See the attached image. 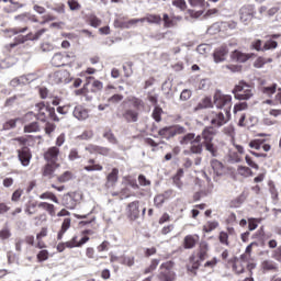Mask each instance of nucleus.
<instances>
[{
	"mask_svg": "<svg viewBox=\"0 0 281 281\" xmlns=\"http://www.w3.org/2000/svg\"><path fill=\"white\" fill-rule=\"evenodd\" d=\"M232 93L234 94L235 100H251V97L256 91L254 90V86L241 80L234 87Z\"/></svg>",
	"mask_w": 281,
	"mask_h": 281,
	"instance_id": "7",
	"label": "nucleus"
},
{
	"mask_svg": "<svg viewBox=\"0 0 281 281\" xmlns=\"http://www.w3.org/2000/svg\"><path fill=\"white\" fill-rule=\"evenodd\" d=\"M278 90V83H272L271 86L268 87H261L260 91L265 95H273L276 91Z\"/></svg>",
	"mask_w": 281,
	"mask_h": 281,
	"instance_id": "48",
	"label": "nucleus"
},
{
	"mask_svg": "<svg viewBox=\"0 0 281 281\" xmlns=\"http://www.w3.org/2000/svg\"><path fill=\"white\" fill-rule=\"evenodd\" d=\"M74 178V173L71 171H65L63 175L57 177V181L59 183H67V181H71Z\"/></svg>",
	"mask_w": 281,
	"mask_h": 281,
	"instance_id": "52",
	"label": "nucleus"
},
{
	"mask_svg": "<svg viewBox=\"0 0 281 281\" xmlns=\"http://www.w3.org/2000/svg\"><path fill=\"white\" fill-rule=\"evenodd\" d=\"M159 267V259H153L150 265L144 270L145 274L153 273Z\"/></svg>",
	"mask_w": 281,
	"mask_h": 281,
	"instance_id": "56",
	"label": "nucleus"
},
{
	"mask_svg": "<svg viewBox=\"0 0 281 281\" xmlns=\"http://www.w3.org/2000/svg\"><path fill=\"white\" fill-rule=\"evenodd\" d=\"M137 23H139V20L137 19H132L127 22L121 21V20H115L114 21V26L115 27H121L122 30H128V27H131V25H137Z\"/></svg>",
	"mask_w": 281,
	"mask_h": 281,
	"instance_id": "36",
	"label": "nucleus"
},
{
	"mask_svg": "<svg viewBox=\"0 0 281 281\" xmlns=\"http://www.w3.org/2000/svg\"><path fill=\"white\" fill-rule=\"evenodd\" d=\"M123 71L125 78H131V76H133V61H127L123 65Z\"/></svg>",
	"mask_w": 281,
	"mask_h": 281,
	"instance_id": "57",
	"label": "nucleus"
},
{
	"mask_svg": "<svg viewBox=\"0 0 281 281\" xmlns=\"http://www.w3.org/2000/svg\"><path fill=\"white\" fill-rule=\"evenodd\" d=\"M40 199H42V201H53V203H60V201L58 200V196H56V194L50 191H46L40 194Z\"/></svg>",
	"mask_w": 281,
	"mask_h": 281,
	"instance_id": "45",
	"label": "nucleus"
},
{
	"mask_svg": "<svg viewBox=\"0 0 281 281\" xmlns=\"http://www.w3.org/2000/svg\"><path fill=\"white\" fill-rule=\"evenodd\" d=\"M232 60H235V63H247L250 58H254V54H247L243 53L240 50H234L231 54Z\"/></svg>",
	"mask_w": 281,
	"mask_h": 281,
	"instance_id": "27",
	"label": "nucleus"
},
{
	"mask_svg": "<svg viewBox=\"0 0 281 281\" xmlns=\"http://www.w3.org/2000/svg\"><path fill=\"white\" fill-rule=\"evenodd\" d=\"M218 240L221 245H225V247H229V234H227L225 231L220 232Z\"/></svg>",
	"mask_w": 281,
	"mask_h": 281,
	"instance_id": "53",
	"label": "nucleus"
},
{
	"mask_svg": "<svg viewBox=\"0 0 281 281\" xmlns=\"http://www.w3.org/2000/svg\"><path fill=\"white\" fill-rule=\"evenodd\" d=\"M228 269H232L235 276H243L245 271H248L250 276H254V269H256V262L249 261L246 256L232 257L227 261Z\"/></svg>",
	"mask_w": 281,
	"mask_h": 281,
	"instance_id": "1",
	"label": "nucleus"
},
{
	"mask_svg": "<svg viewBox=\"0 0 281 281\" xmlns=\"http://www.w3.org/2000/svg\"><path fill=\"white\" fill-rule=\"evenodd\" d=\"M74 117L77 120H87L89 117V110L82 105H77L72 112Z\"/></svg>",
	"mask_w": 281,
	"mask_h": 281,
	"instance_id": "32",
	"label": "nucleus"
},
{
	"mask_svg": "<svg viewBox=\"0 0 281 281\" xmlns=\"http://www.w3.org/2000/svg\"><path fill=\"white\" fill-rule=\"evenodd\" d=\"M218 222L217 221H207L203 227H202V232L204 234H211V232H214V229H217L218 227Z\"/></svg>",
	"mask_w": 281,
	"mask_h": 281,
	"instance_id": "41",
	"label": "nucleus"
},
{
	"mask_svg": "<svg viewBox=\"0 0 281 281\" xmlns=\"http://www.w3.org/2000/svg\"><path fill=\"white\" fill-rule=\"evenodd\" d=\"M237 175H239L240 177H252L254 176V171L251 170V168L247 167V166H239L237 168Z\"/></svg>",
	"mask_w": 281,
	"mask_h": 281,
	"instance_id": "46",
	"label": "nucleus"
},
{
	"mask_svg": "<svg viewBox=\"0 0 281 281\" xmlns=\"http://www.w3.org/2000/svg\"><path fill=\"white\" fill-rule=\"evenodd\" d=\"M189 3L192 8H200V14H202L205 8H210V3L205 2V0H189Z\"/></svg>",
	"mask_w": 281,
	"mask_h": 281,
	"instance_id": "44",
	"label": "nucleus"
},
{
	"mask_svg": "<svg viewBox=\"0 0 281 281\" xmlns=\"http://www.w3.org/2000/svg\"><path fill=\"white\" fill-rule=\"evenodd\" d=\"M86 21L91 27H100L102 25V20L93 13L86 15Z\"/></svg>",
	"mask_w": 281,
	"mask_h": 281,
	"instance_id": "38",
	"label": "nucleus"
},
{
	"mask_svg": "<svg viewBox=\"0 0 281 281\" xmlns=\"http://www.w3.org/2000/svg\"><path fill=\"white\" fill-rule=\"evenodd\" d=\"M164 114V109L160 106H156L153 111L151 117L155 120V122H161V115Z\"/></svg>",
	"mask_w": 281,
	"mask_h": 281,
	"instance_id": "58",
	"label": "nucleus"
},
{
	"mask_svg": "<svg viewBox=\"0 0 281 281\" xmlns=\"http://www.w3.org/2000/svg\"><path fill=\"white\" fill-rule=\"evenodd\" d=\"M214 103H212V98L205 97L203 98L198 105L195 106V111H202L203 109H212Z\"/></svg>",
	"mask_w": 281,
	"mask_h": 281,
	"instance_id": "37",
	"label": "nucleus"
},
{
	"mask_svg": "<svg viewBox=\"0 0 281 281\" xmlns=\"http://www.w3.org/2000/svg\"><path fill=\"white\" fill-rule=\"evenodd\" d=\"M229 54V48H227V45L223 44L222 46H218L213 52V58L215 63H223L225 61V57Z\"/></svg>",
	"mask_w": 281,
	"mask_h": 281,
	"instance_id": "22",
	"label": "nucleus"
},
{
	"mask_svg": "<svg viewBox=\"0 0 281 281\" xmlns=\"http://www.w3.org/2000/svg\"><path fill=\"white\" fill-rule=\"evenodd\" d=\"M138 23H144L147 21V23H155L156 25H159L161 23V15L159 14H148L145 18L137 19Z\"/></svg>",
	"mask_w": 281,
	"mask_h": 281,
	"instance_id": "34",
	"label": "nucleus"
},
{
	"mask_svg": "<svg viewBox=\"0 0 281 281\" xmlns=\"http://www.w3.org/2000/svg\"><path fill=\"white\" fill-rule=\"evenodd\" d=\"M38 207L42 210H45L49 216H56V206L48 202H31L26 204V207L24 210L25 214L29 216H32L34 214H38Z\"/></svg>",
	"mask_w": 281,
	"mask_h": 281,
	"instance_id": "9",
	"label": "nucleus"
},
{
	"mask_svg": "<svg viewBox=\"0 0 281 281\" xmlns=\"http://www.w3.org/2000/svg\"><path fill=\"white\" fill-rule=\"evenodd\" d=\"M16 154L22 166H30V162L32 161V149H30V147H21L16 150Z\"/></svg>",
	"mask_w": 281,
	"mask_h": 281,
	"instance_id": "16",
	"label": "nucleus"
},
{
	"mask_svg": "<svg viewBox=\"0 0 281 281\" xmlns=\"http://www.w3.org/2000/svg\"><path fill=\"white\" fill-rule=\"evenodd\" d=\"M90 238L89 236H83L80 240H78V236H74L70 240L65 241V243H59L57 245V251L59 254H63V251H65V249H76V248H80L83 245H87V243H89Z\"/></svg>",
	"mask_w": 281,
	"mask_h": 281,
	"instance_id": "11",
	"label": "nucleus"
},
{
	"mask_svg": "<svg viewBox=\"0 0 281 281\" xmlns=\"http://www.w3.org/2000/svg\"><path fill=\"white\" fill-rule=\"evenodd\" d=\"M121 265L125 267H133L135 265V257L133 256H122L120 260Z\"/></svg>",
	"mask_w": 281,
	"mask_h": 281,
	"instance_id": "50",
	"label": "nucleus"
},
{
	"mask_svg": "<svg viewBox=\"0 0 281 281\" xmlns=\"http://www.w3.org/2000/svg\"><path fill=\"white\" fill-rule=\"evenodd\" d=\"M213 103L220 111L232 113V94H223L221 90H216L213 95Z\"/></svg>",
	"mask_w": 281,
	"mask_h": 281,
	"instance_id": "8",
	"label": "nucleus"
},
{
	"mask_svg": "<svg viewBox=\"0 0 281 281\" xmlns=\"http://www.w3.org/2000/svg\"><path fill=\"white\" fill-rule=\"evenodd\" d=\"M58 155H60V148L53 146V147H49L44 153V159L48 164H57L56 161H58Z\"/></svg>",
	"mask_w": 281,
	"mask_h": 281,
	"instance_id": "21",
	"label": "nucleus"
},
{
	"mask_svg": "<svg viewBox=\"0 0 281 281\" xmlns=\"http://www.w3.org/2000/svg\"><path fill=\"white\" fill-rule=\"evenodd\" d=\"M35 111L34 112H27L24 115V119L27 120L30 117H36L40 122H47V120H52L53 122H60V119H58V115H56V109L46 105L45 102H38L35 104Z\"/></svg>",
	"mask_w": 281,
	"mask_h": 281,
	"instance_id": "2",
	"label": "nucleus"
},
{
	"mask_svg": "<svg viewBox=\"0 0 281 281\" xmlns=\"http://www.w3.org/2000/svg\"><path fill=\"white\" fill-rule=\"evenodd\" d=\"M245 199H247L245 196V193H241L240 195L231 201V207H240V205L245 203Z\"/></svg>",
	"mask_w": 281,
	"mask_h": 281,
	"instance_id": "51",
	"label": "nucleus"
},
{
	"mask_svg": "<svg viewBox=\"0 0 281 281\" xmlns=\"http://www.w3.org/2000/svg\"><path fill=\"white\" fill-rule=\"evenodd\" d=\"M200 240L201 237L198 234L187 235L182 240V247L183 249H194Z\"/></svg>",
	"mask_w": 281,
	"mask_h": 281,
	"instance_id": "20",
	"label": "nucleus"
},
{
	"mask_svg": "<svg viewBox=\"0 0 281 281\" xmlns=\"http://www.w3.org/2000/svg\"><path fill=\"white\" fill-rule=\"evenodd\" d=\"M228 161H231V164H240V155L237 151H229Z\"/></svg>",
	"mask_w": 281,
	"mask_h": 281,
	"instance_id": "59",
	"label": "nucleus"
},
{
	"mask_svg": "<svg viewBox=\"0 0 281 281\" xmlns=\"http://www.w3.org/2000/svg\"><path fill=\"white\" fill-rule=\"evenodd\" d=\"M139 200L130 202L126 205V216L131 221H137L139 218Z\"/></svg>",
	"mask_w": 281,
	"mask_h": 281,
	"instance_id": "15",
	"label": "nucleus"
},
{
	"mask_svg": "<svg viewBox=\"0 0 281 281\" xmlns=\"http://www.w3.org/2000/svg\"><path fill=\"white\" fill-rule=\"evenodd\" d=\"M21 119L16 117V119H11L7 122L3 123V131H12V128H14L16 126V122H20Z\"/></svg>",
	"mask_w": 281,
	"mask_h": 281,
	"instance_id": "49",
	"label": "nucleus"
},
{
	"mask_svg": "<svg viewBox=\"0 0 281 281\" xmlns=\"http://www.w3.org/2000/svg\"><path fill=\"white\" fill-rule=\"evenodd\" d=\"M80 153L77 148H71L68 155L69 161H76V159H80Z\"/></svg>",
	"mask_w": 281,
	"mask_h": 281,
	"instance_id": "62",
	"label": "nucleus"
},
{
	"mask_svg": "<svg viewBox=\"0 0 281 281\" xmlns=\"http://www.w3.org/2000/svg\"><path fill=\"white\" fill-rule=\"evenodd\" d=\"M277 47H278V42H276L273 40H268L263 44V52H269V49H276Z\"/></svg>",
	"mask_w": 281,
	"mask_h": 281,
	"instance_id": "61",
	"label": "nucleus"
},
{
	"mask_svg": "<svg viewBox=\"0 0 281 281\" xmlns=\"http://www.w3.org/2000/svg\"><path fill=\"white\" fill-rule=\"evenodd\" d=\"M164 203H166V199L164 198L162 194H157L154 198V205H155V207H161V205H164Z\"/></svg>",
	"mask_w": 281,
	"mask_h": 281,
	"instance_id": "64",
	"label": "nucleus"
},
{
	"mask_svg": "<svg viewBox=\"0 0 281 281\" xmlns=\"http://www.w3.org/2000/svg\"><path fill=\"white\" fill-rule=\"evenodd\" d=\"M268 63H273V58L269 57V58H266V57H258L255 63H254V67L256 69H262V67H265Z\"/></svg>",
	"mask_w": 281,
	"mask_h": 281,
	"instance_id": "43",
	"label": "nucleus"
},
{
	"mask_svg": "<svg viewBox=\"0 0 281 281\" xmlns=\"http://www.w3.org/2000/svg\"><path fill=\"white\" fill-rule=\"evenodd\" d=\"M265 139H252L249 142L248 146L249 148H252L254 150H260V148H262L263 153H269V150H271V145L265 143Z\"/></svg>",
	"mask_w": 281,
	"mask_h": 281,
	"instance_id": "23",
	"label": "nucleus"
},
{
	"mask_svg": "<svg viewBox=\"0 0 281 281\" xmlns=\"http://www.w3.org/2000/svg\"><path fill=\"white\" fill-rule=\"evenodd\" d=\"M256 14V7L254 4H244L239 9V19L243 23H249L254 15Z\"/></svg>",
	"mask_w": 281,
	"mask_h": 281,
	"instance_id": "14",
	"label": "nucleus"
},
{
	"mask_svg": "<svg viewBox=\"0 0 281 281\" xmlns=\"http://www.w3.org/2000/svg\"><path fill=\"white\" fill-rule=\"evenodd\" d=\"M76 192H71L65 195L64 205L67 210H76V205H78V201L76 200Z\"/></svg>",
	"mask_w": 281,
	"mask_h": 281,
	"instance_id": "29",
	"label": "nucleus"
},
{
	"mask_svg": "<svg viewBox=\"0 0 281 281\" xmlns=\"http://www.w3.org/2000/svg\"><path fill=\"white\" fill-rule=\"evenodd\" d=\"M87 82L79 90H76V95H83L86 100H92L93 97L89 95V93H98V91H102L104 89V83L102 81L95 79V77H87Z\"/></svg>",
	"mask_w": 281,
	"mask_h": 281,
	"instance_id": "4",
	"label": "nucleus"
},
{
	"mask_svg": "<svg viewBox=\"0 0 281 281\" xmlns=\"http://www.w3.org/2000/svg\"><path fill=\"white\" fill-rule=\"evenodd\" d=\"M47 32V29H42L37 31L35 34L29 33L26 38H22L21 43H25V41H38L41 36H43Z\"/></svg>",
	"mask_w": 281,
	"mask_h": 281,
	"instance_id": "42",
	"label": "nucleus"
},
{
	"mask_svg": "<svg viewBox=\"0 0 281 281\" xmlns=\"http://www.w3.org/2000/svg\"><path fill=\"white\" fill-rule=\"evenodd\" d=\"M103 137L105 139H108V142L110 144H117V138L115 137V134H113V131L111 130H106L104 133H103Z\"/></svg>",
	"mask_w": 281,
	"mask_h": 281,
	"instance_id": "54",
	"label": "nucleus"
},
{
	"mask_svg": "<svg viewBox=\"0 0 281 281\" xmlns=\"http://www.w3.org/2000/svg\"><path fill=\"white\" fill-rule=\"evenodd\" d=\"M57 168H60L58 162H47L42 168V176L47 177V179H54V172H56Z\"/></svg>",
	"mask_w": 281,
	"mask_h": 281,
	"instance_id": "24",
	"label": "nucleus"
},
{
	"mask_svg": "<svg viewBox=\"0 0 281 281\" xmlns=\"http://www.w3.org/2000/svg\"><path fill=\"white\" fill-rule=\"evenodd\" d=\"M211 168L216 177H223L226 172L225 165L217 159L211 160Z\"/></svg>",
	"mask_w": 281,
	"mask_h": 281,
	"instance_id": "28",
	"label": "nucleus"
},
{
	"mask_svg": "<svg viewBox=\"0 0 281 281\" xmlns=\"http://www.w3.org/2000/svg\"><path fill=\"white\" fill-rule=\"evenodd\" d=\"M215 135H218V130L214 126H206L200 135L201 139H203L202 143L200 140V144L202 145V153L203 148H205L211 156L218 157V146L214 144Z\"/></svg>",
	"mask_w": 281,
	"mask_h": 281,
	"instance_id": "3",
	"label": "nucleus"
},
{
	"mask_svg": "<svg viewBox=\"0 0 281 281\" xmlns=\"http://www.w3.org/2000/svg\"><path fill=\"white\" fill-rule=\"evenodd\" d=\"M254 247H258V241H252L250 243L246 249L245 252L241 254L240 256H245L246 260L250 261V262H256V260L251 257V252L254 251Z\"/></svg>",
	"mask_w": 281,
	"mask_h": 281,
	"instance_id": "40",
	"label": "nucleus"
},
{
	"mask_svg": "<svg viewBox=\"0 0 281 281\" xmlns=\"http://www.w3.org/2000/svg\"><path fill=\"white\" fill-rule=\"evenodd\" d=\"M87 164L88 165L83 167V170H86V172H102L104 170V167L98 164L94 158H89Z\"/></svg>",
	"mask_w": 281,
	"mask_h": 281,
	"instance_id": "26",
	"label": "nucleus"
},
{
	"mask_svg": "<svg viewBox=\"0 0 281 281\" xmlns=\"http://www.w3.org/2000/svg\"><path fill=\"white\" fill-rule=\"evenodd\" d=\"M201 262L199 257H196V255L192 254L189 257V261L187 263V271L188 273H190L191 276H196V272L199 271L200 267H201Z\"/></svg>",
	"mask_w": 281,
	"mask_h": 281,
	"instance_id": "17",
	"label": "nucleus"
},
{
	"mask_svg": "<svg viewBox=\"0 0 281 281\" xmlns=\"http://www.w3.org/2000/svg\"><path fill=\"white\" fill-rule=\"evenodd\" d=\"M117 181H120V169L114 167L105 177V188H115Z\"/></svg>",
	"mask_w": 281,
	"mask_h": 281,
	"instance_id": "19",
	"label": "nucleus"
},
{
	"mask_svg": "<svg viewBox=\"0 0 281 281\" xmlns=\"http://www.w3.org/2000/svg\"><path fill=\"white\" fill-rule=\"evenodd\" d=\"M158 280L160 281H176L177 273H175V262L166 261L160 265L158 272Z\"/></svg>",
	"mask_w": 281,
	"mask_h": 281,
	"instance_id": "10",
	"label": "nucleus"
},
{
	"mask_svg": "<svg viewBox=\"0 0 281 281\" xmlns=\"http://www.w3.org/2000/svg\"><path fill=\"white\" fill-rule=\"evenodd\" d=\"M126 102L132 104L134 111H140V109H144L146 106V103H144V100L137 98V97H127Z\"/></svg>",
	"mask_w": 281,
	"mask_h": 281,
	"instance_id": "31",
	"label": "nucleus"
},
{
	"mask_svg": "<svg viewBox=\"0 0 281 281\" xmlns=\"http://www.w3.org/2000/svg\"><path fill=\"white\" fill-rule=\"evenodd\" d=\"M251 49H255L256 52H265V46H262L261 40H256L251 43Z\"/></svg>",
	"mask_w": 281,
	"mask_h": 281,
	"instance_id": "63",
	"label": "nucleus"
},
{
	"mask_svg": "<svg viewBox=\"0 0 281 281\" xmlns=\"http://www.w3.org/2000/svg\"><path fill=\"white\" fill-rule=\"evenodd\" d=\"M48 80L50 85H69L71 74L66 69H60L50 74Z\"/></svg>",
	"mask_w": 281,
	"mask_h": 281,
	"instance_id": "13",
	"label": "nucleus"
},
{
	"mask_svg": "<svg viewBox=\"0 0 281 281\" xmlns=\"http://www.w3.org/2000/svg\"><path fill=\"white\" fill-rule=\"evenodd\" d=\"M181 177H183V169H178L177 173L173 176V183L177 188H181L183 182H181Z\"/></svg>",
	"mask_w": 281,
	"mask_h": 281,
	"instance_id": "55",
	"label": "nucleus"
},
{
	"mask_svg": "<svg viewBox=\"0 0 281 281\" xmlns=\"http://www.w3.org/2000/svg\"><path fill=\"white\" fill-rule=\"evenodd\" d=\"M158 135L164 139H172L176 135H186V127L181 125H171L158 131Z\"/></svg>",
	"mask_w": 281,
	"mask_h": 281,
	"instance_id": "12",
	"label": "nucleus"
},
{
	"mask_svg": "<svg viewBox=\"0 0 281 281\" xmlns=\"http://www.w3.org/2000/svg\"><path fill=\"white\" fill-rule=\"evenodd\" d=\"M12 236V232L8 227H3L0 231V240H8Z\"/></svg>",
	"mask_w": 281,
	"mask_h": 281,
	"instance_id": "60",
	"label": "nucleus"
},
{
	"mask_svg": "<svg viewBox=\"0 0 281 281\" xmlns=\"http://www.w3.org/2000/svg\"><path fill=\"white\" fill-rule=\"evenodd\" d=\"M180 144L181 146H188V144H191L190 153H192V155H203L201 135L196 136L194 133H188L180 138Z\"/></svg>",
	"mask_w": 281,
	"mask_h": 281,
	"instance_id": "6",
	"label": "nucleus"
},
{
	"mask_svg": "<svg viewBox=\"0 0 281 281\" xmlns=\"http://www.w3.org/2000/svg\"><path fill=\"white\" fill-rule=\"evenodd\" d=\"M205 120L210 122V126L213 128H221V126H225L229 120H232V113L223 112V111H209Z\"/></svg>",
	"mask_w": 281,
	"mask_h": 281,
	"instance_id": "5",
	"label": "nucleus"
},
{
	"mask_svg": "<svg viewBox=\"0 0 281 281\" xmlns=\"http://www.w3.org/2000/svg\"><path fill=\"white\" fill-rule=\"evenodd\" d=\"M261 269L263 272L271 271L272 273H278L280 271V268L278 267V263L273 260H265L261 262Z\"/></svg>",
	"mask_w": 281,
	"mask_h": 281,
	"instance_id": "30",
	"label": "nucleus"
},
{
	"mask_svg": "<svg viewBox=\"0 0 281 281\" xmlns=\"http://www.w3.org/2000/svg\"><path fill=\"white\" fill-rule=\"evenodd\" d=\"M68 60H69V55L56 53L53 56L50 63H52L53 67H65V65H67Z\"/></svg>",
	"mask_w": 281,
	"mask_h": 281,
	"instance_id": "25",
	"label": "nucleus"
},
{
	"mask_svg": "<svg viewBox=\"0 0 281 281\" xmlns=\"http://www.w3.org/2000/svg\"><path fill=\"white\" fill-rule=\"evenodd\" d=\"M69 227H71V218L66 217L64 218L61 228L57 234V240H60L65 236V234H67V231L69 229Z\"/></svg>",
	"mask_w": 281,
	"mask_h": 281,
	"instance_id": "35",
	"label": "nucleus"
},
{
	"mask_svg": "<svg viewBox=\"0 0 281 281\" xmlns=\"http://www.w3.org/2000/svg\"><path fill=\"white\" fill-rule=\"evenodd\" d=\"M207 251H210V246L207 245V243H201L198 254L195 255L198 260L203 262V260L207 258Z\"/></svg>",
	"mask_w": 281,
	"mask_h": 281,
	"instance_id": "33",
	"label": "nucleus"
},
{
	"mask_svg": "<svg viewBox=\"0 0 281 281\" xmlns=\"http://www.w3.org/2000/svg\"><path fill=\"white\" fill-rule=\"evenodd\" d=\"M24 133H41V123L38 121L31 122L24 125Z\"/></svg>",
	"mask_w": 281,
	"mask_h": 281,
	"instance_id": "39",
	"label": "nucleus"
},
{
	"mask_svg": "<svg viewBox=\"0 0 281 281\" xmlns=\"http://www.w3.org/2000/svg\"><path fill=\"white\" fill-rule=\"evenodd\" d=\"M119 116L126 121L127 124H131L139 120V112L133 109H125L121 112Z\"/></svg>",
	"mask_w": 281,
	"mask_h": 281,
	"instance_id": "18",
	"label": "nucleus"
},
{
	"mask_svg": "<svg viewBox=\"0 0 281 281\" xmlns=\"http://www.w3.org/2000/svg\"><path fill=\"white\" fill-rule=\"evenodd\" d=\"M161 21H164V27H167V29L175 27V25H177L175 18H170V15H168V13L162 14Z\"/></svg>",
	"mask_w": 281,
	"mask_h": 281,
	"instance_id": "47",
	"label": "nucleus"
}]
</instances>
